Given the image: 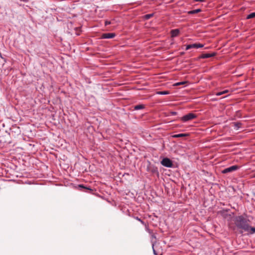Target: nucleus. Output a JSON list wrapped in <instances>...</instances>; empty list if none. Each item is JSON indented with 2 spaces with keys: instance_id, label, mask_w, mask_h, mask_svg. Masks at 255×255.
Listing matches in <instances>:
<instances>
[{
  "instance_id": "obj_1",
  "label": "nucleus",
  "mask_w": 255,
  "mask_h": 255,
  "mask_svg": "<svg viewBox=\"0 0 255 255\" xmlns=\"http://www.w3.org/2000/svg\"><path fill=\"white\" fill-rule=\"evenodd\" d=\"M234 222L236 227L238 229L243 230L242 231H241V233H242L243 231H250V226L248 223V221L243 216H239L236 217L234 219Z\"/></svg>"
},
{
  "instance_id": "obj_2",
  "label": "nucleus",
  "mask_w": 255,
  "mask_h": 255,
  "mask_svg": "<svg viewBox=\"0 0 255 255\" xmlns=\"http://www.w3.org/2000/svg\"><path fill=\"white\" fill-rule=\"evenodd\" d=\"M197 118V115L193 114L190 113L187 115H184L181 118V121L186 122L189 121H191L194 119H195Z\"/></svg>"
},
{
  "instance_id": "obj_3",
  "label": "nucleus",
  "mask_w": 255,
  "mask_h": 255,
  "mask_svg": "<svg viewBox=\"0 0 255 255\" xmlns=\"http://www.w3.org/2000/svg\"><path fill=\"white\" fill-rule=\"evenodd\" d=\"M161 164L166 167H172L173 166L172 161L168 158H164L161 161Z\"/></svg>"
},
{
  "instance_id": "obj_4",
  "label": "nucleus",
  "mask_w": 255,
  "mask_h": 255,
  "mask_svg": "<svg viewBox=\"0 0 255 255\" xmlns=\"http://www.w3.org/2000/svg\"><path fill=\"white\" fill-rule=\"evenodd\" d=\"M239 169V166L237 165H233L232 166H230L229 167L226 168L224 169L222 171L223 173H227L229 172H231L232 171H235Z\"/></svg>"
},
{
  "instance_id": "obj_5",
  "label": "nucleus",
  "mask_w": 255,
  "mask_h": 255,
  "mask_svg": "<svg viewBox=\"0 0 255 255\" xmlns=\"http://www.w3.org/2000/svg\"><path fill=\"white\" fill-rule=\"evenodd\" d=\"M204 46V45L201 43H194L193 44L187 45L186 47V50H189L191 48H202Z\"/></svg>"
},
{
  "instance_id": "obj_6",
  "label": "nucleus",
  "mask_w": 255,
  "mask_h": 255,
  "mask_svg": "<svg viewBox=\"0 0 255 255\" xmlns=\"http://www.w3.org/2000/svg\"><path fill=\"white\" fill-rule=\"evenodd\" d=\"M116 34L114 33H105L102 34L101 38L102 39H111L115 37Z\"/></svg>"
},
{
  "instance_id": "obj_7",
  "label": "nucleus",
  "mask_w": 255,
  "mask_h": 255,
  "mask_svg": "<svg viewBox=\"0 0 255 255\" xmlns=\"http://www.w3.org/2000/svg\"><path fill=\"white\" fill-rule=\"evenodd\" d=\"M216 54V53H215V52H213V53H212L202 54L200 56V58H203V59H204V58H208L213 57V56H215Z\"/></svg>"
},
{
  "instance_id": "obj_8",
  "label": "nucleus",
  "mask_w": 255,
  "mask_h": 255,
  "mask_svg": "<svg viewBox=\"0 0 255 255\" xmlns=\"http://www.w3.org/2000/svg\"><path fill=\"white\" fill-rule=\"evenodd\" d=\"M180 31L178 29H175L172 30L171 31V36L172 37H176L179 34Z\"/></svg>"
},
{
  "instance_id": "obj_9",
  "label": "nucleus",
  "mask_w": 255,
  "mask_h": 255,
  "mask_svg": "<svg viewBox=\"0 0 255 255\" xmlns=\"http://www.w3.org/2000/svg\"><path fill=\"white\" fill-rule=\"evenodd\" d=\"M145 108V106L144 105H135L133 107V109L134 110H139L141 109H143Z\"/></svg>"
},
{
  "instance_id": "obj_10",
  "label": "nucleus",
  "mask_w": 255,
  "mask_h": 255,
  "mask_svg": "<svg viewBox=\"0 0 255 255\" xmlns=\"http://www.w3.org/2000/svg\"><path fill=\"white\" fill-rule=\"evenodd\" d=\"M200 11H201V9L200 8H198V9L190 10V11H188V13L189 14H193L198 13Z\"/></svg>"
},
{
  "instance_id": "obj_11",
  "label": "nucleus",
  "mask_w": 255,
  "mask_h": 255,
  "mask_svg": "<svg viewBox=\"0 0 255 255\" xmlns=\"http://www.w3.org/2000/svg\"><path fill=\"white\" fill-rule=\"evenodd\" d=\"M233 125H234V128L238 130L241 126V123H239V122H235V123H233Z\"/></svg>"
},
{
  "instance_id": "obj_12",
  "label": "nucleus",
  "mask_w": 255,
  "mask_h": 255,
  "mask_svg": "<svg viewBox=\"0 0 255 255\" xmlns=\"http://www.w3.org/2000/svg\"><path fill=\"white\" fill-rule=\"evenodd\" d=\"M78 186H79V188H80L84 189L89 190L90 191L89 192L93 191L91 188L84 186L83 185H82V184L79 185Z\"/></svg>"
},
{
  "instance_id": "obj_13",
  "label": "nucleus",
  "mask_w": 255,
  "mask_h": 255,
  "mask_svg": "<svg viewBox=\"0 0 255 255\" xmlns=\"http://www.w3.org/2000/svg\"><path fill=\"white\" fill-rule=\"evenodd\" d=\"M187 135L185 133H180L177 134L173 135L172 136L174 138H178V137H184Z\"/></svg>"
},
{
  "instance_id": "obj_14",
  "label": "nucleus",
  "mask_w": 255,
  "mask_h": 255,
  "mask_svg": "<svg viewBox=\"0 0 255 255\" xmlns=\"http://www.w3.org/2000/svg\"><path fill=\"white\" fill-rule=\"evenodd\" d=\"M228 92H229V91L228 90H224L222 92H217V93H216L215 95L217 96H219L222 95L224 94H226Z\"/></svg>"
},
{
  "instance_id": "obj_15",
  "label": "nucleus",
  "mask_w": 255,
  "mask_h": 255,
  "mask_svg": "<svg viewBox=\"0 0 255 255\" xmlns=\"http://www.w3.org/2000/svg\"><path fill=\"white\" fill-rule=\"evenodd\" d=\"M255 17V12H253V13H251L250 14H249L247 16V19H250V18H254Z\"/></svg>"
},
{
  "instance_id": "obj_16",
  "label": "nucleus",
  "mask_w": 255,
  "mask_h": 255,
  "mask_svg": "<svg viewBox=\"0 0 255 255\" xmlns=\"http://www.w3.org/2000/svg\"><path fill=\"white\" fill-rule=\"evenodd\" d=\"M134 218L139 221L142 225H144V226H146V224L144 223V222L143 221H142L141 219H140L139 217H134Z\"/></svg>"
},
{
  "instance_id": "obj_17",
  "label": "nucleus",
  "mask_w": 255,
  "mask_h": 255,
  "mask_svg": "<svg viewBox=\"0 0 255 255\" xmlns=\"http://www.w3.org/2000/svg\"><path fill=\"white\" fill-rule=\"evenodd\" d=\"M153 15V13L147 14L144 15V17L146 19H148L152 17Z\"/></svg>"
},
{
  "instance_id": "obj_18",
  "label": "nucleus",
  "mask_w": 255,
  "mask_h": 255,
  "mask_svg": "<svg viewBox=\"0 0 255 255\" xmlns=\"http://www.w3.org/2000/svg\"><path fill=\"white\" fill-rule=\"evenodd\" d=\"M159 95H167L169 94L168 91H160L157 93Z\"/></svg>"
},
{
  "instance_id": "obj_19",
  "label": "nucleus",
  "mask_w": 255,
  "mask_h": 255,
  "mask_svg": "<svg viewBox=\"0 0 255 255\" xmlns=\"http://www.w3.org/2000/svg\"><path fill=\"white\" fill-rule=\"evenodd\" d=\"M146 231H148V232L149 233V234H151V237L152 238H154L155 239L156 238V237L155 236L152 234V232L148 229V228H146Z\"/></svg>"
},
{
  "instance_id": "obj_20",
  "label": "nucleus",
  "mask_w": 255,
  "mask_h": 255,
  "mask_svg": "<svg viewBox=\"0 0 255 255\" xmlns=\"http://www.w3.org/2000/svg\"><path fill=\"white\" fill-rule=\"evenodd\" d=\"M252 234H253L255 233V227H251L250 226V231L249 232Z\"/></svg>"
},
{
  "instance_id": "obj_21",
  "label": "nucleus",
  "mask_w": 255,
  "mask_h": 255,
  "mask_svg": "<svg viewBox=\"0 0 255 255\" xmlns=\"http://www.w3.org/2000/svg\"><path fill=\"white\" fill-rule=\"evenodd\" d=\"M186 83V82H178L174 84L175 86H179L181 85L184 84Z\"/></svg>"
},
{
  "instance_id": "obj_22",
  "label": "nucleus",
  "mask_w": 255,
  "mask_h": 255,
  "mask_svg": "<svg viewBox=\"0 0 255 255\" xmlns=\"http://www.w3.org/2000/svg\"><path fill=\"white\" fill-rule=\"evenodd\" d=\"M105 25H108L111 24V22L109 21H106L105 22Z\"/></svg>"
},
{
  "instance_id": "obj_23",
  "label": "nucleus",
  "mask_w": 255,
  "mask_h": 255,
  "mask_svg": "<svg viewBox=\"0 0 255 255\" xmlns=\"http://www.w3.org/2000/svg\"><path fill=\"white\" fill-rule=\"evenodd\" d=\"M153 245H152V248H153V253L155 255H157V254L156 253V252L154 250V248H153Z\"/></svg>"
},
{
  "instance_id": "obj_24",
  "label": "nucleus",
  "mask_w": 255,
  "mask_h": 255,
  "mask_svg": "<svg viewBox=\"0 0 255 255\" xmlns=\"http://www.w3.org/2000/svg\"><path fill=\"white\" fill-rule=\"evenodd\" d=\"M195 1H200V2H203L205 0H194Z\"/></svg>"
},
{
  "instance_id": "obj_25",
  "label": "nucleus",
  "mask_w": 255,
  "mask_h": 255,
  "mask_svg": "<svg viewBox=\"0 0 255 255\" xmlns=\"http://www.w3.org/2000/svg\"><path fill=\"white\" fill-rule=\"evenodd\" d=\"M176 114H177V113H176V112H172V115H176Z\"/></svg>"
}]
</instances>
